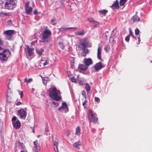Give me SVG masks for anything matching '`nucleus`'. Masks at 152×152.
I'll return each mask as SVG.
<instances>
[{
  "mask_svg": "<svg viewBox=\"0 0 152 152\" xmlns=\"http://www.w3.org/2000/svg\"><path fill=\"white\" fill-rule=\"evenodd\" d=\"M118 1H116V2L113 4L111 6L112 8L115 11L116 10L119 9V7L118 5Z\"/></svg>",
  "mask_w": 152,
  "mask_h": 152,
  "instance_id": "2eb2a0df",
  "label": "nucleus"
},
{
  "mask_svg": "<svg viewBox=\"0 0 152 152\" xmlns=\"http://www.w3.org/2000/svg\"><path fill=\"white\" fill-rule=\"evenodd\" d=\"M20 152H27V151L26 150L25 151H21Z\"/></svg>",
  "mask_w": 152,
  "mask_h": 152,
  "instance_id": "5fc2aeb1",
  "label": "nucleus"
},
{
  "mask_svg": "<svg viewBox=\"0 0 152 152\" xmlns=\"http://www.w3.org/2000/svg\"><path fill=\"white\" fill-rule=\"evenodd\" d=\"M10 82H9V83H8V88H9V85H10Z\"/></svg>",
  "mask_w": 152,
  "mask_h": 152,
  "instance_id": "6e6d98bb",
  "label": "nucleus"
},
{
  "mask_svg": "<svg viewBox=\"0 0 152 152\" xmlns=\"http://www.w3.org/2000/svg\"><path fill=\"white\" fill-rule=\"evenodd\" d=\"M81 145V143L80 141L75 142L73 144V146L78 150L80 149L79 146H80Z\"/></svg>",
  "mask_w": 152,
  "mask_h": 152,
  "instance_id": "aec40b11",
  "label": "nucleus"
},
{
  "mask_svg": "<svg viewBox=\"0 0 152 152\" xmlns=\"http://www.w3.org/2000/svg\"><path fill=\"white\" fill-rule=\"evenodd\" d=\"M5 38L6 39L10 40L13 37V35L14 34V31L12 30H7L4 32Z\"/></svg>",
  "mask_w": 152,
  "mask_h": 152,
  "instance_id": "39448f33",
  "label": "nucleus"
},
{
  "mask_svg": "<svg viewBox=\"0 0 152 152\" xmlns=\"http://www.w3.org/2000/svg\"><path fill=\"white\" fill-rule=\"evenodd\" d=\"M81 129L79 126H78L76 128L75 134L77 136H80V134Z\"/></svg>",
  "mask_w": 152,
  "mask_h": 152,
  "instance_id": "393cba45",
  "label": "nucleus"
},
{
  "mask_svg": "<svg viewBox=\"0 0 152 152\" xmlns=\"http://www.w3.org/2000/svg\"><path fill=\"white\" fill-rule=\"evenodd\" d=\"M85 88L86 91L88 93L90 91V86L88 84L86 83L85 85Z\"/></svg>",
  "mask_w": 152,
  "mask_h": 152,
  "instance_id": "cd10ccee",
  "label": "nucleus"
},
{
  "mask_svg": "<svg viewBox=\"0 0 152 152\" xmlns=\"http://www.w3.org/2000/svg\"><path fill=\"white\" fill-rule=\"evenodd\" d=\"M27 50L29 56H32L33 55L34 49L33 48H30L28 46Z\"/></svg>",
  "mask_w": 152,
  "mask_h": 152,
  "instance_id": "5701e85b",
  "label": "nucleus"
},
{
  "mask_svg": "<svg viewBox=\"0 0 152 152\" xmlns=\"http://www.w3.org/2000/svg\"><path fill=\"white\" fill-rule=\"evenodd\" d=\"M36 50L39 56H41L44 51V49L42 48H36Z\"/></svg>",
  "mask_w": 152,
  "mask_h": 152,
  "instance_id": "412c9836",
  "label": "nucleus"
},
{
  "mask_svg": "<svg viewBox=\"0 0 152 152\" xmlns=\"http://www.w3.org/2000/svg\"><path fill=\"white\" fill-rule=\"evenodd\" d=\"M32 90H33V88H32Z\"/></svg>",
  "mask_w": 152,
  "mask_h": 152,
  "instance_id": "680f3d73",
  "label": "nucleus"
},
{
  "mask_svg": "<svg viewBox=\"0 0 152 152\" xmlns=\"http://www.w3.org/2000/svg\"><path fill=\"white\" fill-rule=\"evenodd\" d=\"M126 1H120V6H124L126 2Z\"/></svg>",
  "mask_w": 152,
  "mask_h": 152,
  "instance_id": "f704fd0d",
  "label": "nucleus"
},
{
  "mask_svg": "<svg viewBox=\"0 0 152 152\" xmlns=\"http://www.w3.org/2000/svg\"><path fill=\"white\" fill-rule=\"evenodd\" d=\"M78 76H79V75H78L77 76V77H78Z\"/></svg>",
  "mask_w": 152,
  "mask_h": 152,
  "instance_id": "052dcab7",
  "label": "nucleus"
},
{
  "mask_svg": "<svg viewBox=\"0 0 152 152\" xmlns=\"http://www.w3.org/2000/svg\"><path fill=\"white\" fill-rule=\"evenodd\" d=\"M83 63L88 67L93 64V61L91 58H88L84 59Z\"/></svg>",
  "mask_w": 152,
  "mask_h": 152,
  "instance_id": "f8f14e48",
  "label": "nucleus"
},
{
  "mask_svg": "<svg viewBox=\"0 0 152 152\" xmlns=\"http://www.w3.org/2000/svg\"><path fill=\"white\" fill-rule=\"evenodd\" d=\"M12 23V21L11 20H9L7 21V24L8 25H10Z\"/></svg>",
  "mask_w": 152,
  "mask_h": 152,
  "instance_id": "a18cd8bd",
  "label": "nucleus"
},
{
  "mask_svg": "<svg viewBox=\"0 0 152 152\" xmlns=\"http://www.w3.org/2000/svg\"><path fill=\"white\" fill-rule=\"evenodd\" d=\"M0 15L3 16H7L9 15V13L1 12H0Z\"/></svg>",
  "mask_w": 152,
  "mask_h": 152,
  "instance_id": "473e14b6",
  "label": "nucleus"
},
{
  "mask_svg": "<svg viewBox=\"0 0 152 152\" xmlns=\"http://www.w3.org/2000/svg\"><path fill=\"white\" fill-rule=\"evenodd\" d=\"M131 20L133 23L137 22L140 20L139 18L137 15L133 16L131 18Z\"/></svg>",
  "mask_w": 152,
  "mask_h": 152,
  "instance_id": "4be33fe9",
  "label": "nucleus"
},
{
  "mask_svg": "<svg viewBox=\"0 0 152 152\" xmlns=\"http://www.w3.org/2000/svg\"><path fill=\"white\" fill-rule=\"evenodd\" d=\"M72 63H74V61H73V62L72 61Z\"/></svg>",
  "mask_w": 152,
  "mask_h": 152,
  "instance_id": "4d7b16f0",
  "label": "nucleus"
},
{
  "mask_svg": "<svg viewBox=\"0 0 152 152\" xmlns=\"http://www.w3.org/2000/svg\"><path fill=\"white\" fill-rule=\"evenodd\" d=\"M39 12H37V9H35V10L33 12V14L34 15H37L38 14Z\"/></svg>",
  "mask_w": 152,
  "mask_h": 152,
  "instance_id": "37998d69",
  "label": "nucleus"
},
{
  "mask_svg": "<svg viewBox=\"0 0 152 152\" xmlns=\"http://www.w3.org/2000/svg\"><path fill=\"white\" fill-rule=\"evenodd\" d=\"M14 127L16 129H19L21 126V123L19 120H17L16 121H12Z\"/></svg>",
  "mask_w": 152,
  "mask_h": 152,
  "instance_id": "4468645a",
  "label": "nucleus"
},
{
  "mask_svg": "<svg viewBox=\"0 0 152 152\" xmlns=\"http://www.w3.org/2000/svg\"><path fill=\"white\" fill-rule=\"evenodd\" d=\"M110 48L109 46H106L104 48V49L106 51L108 50Z\"/></svg>",
  "mask_w": 152,
  "mask_h": 152,
  "instance_id": "c03bdc74",
  "label": "nucleus"
},
{
  "mask_svg": "<svg viewBox=\"0 0 152 152\" xmlns=\"http://www.w3.org/2000/svg\"><path fill=\"white\" fill-rule=\"evenodd\" d=\"M4 6L7 9H12L16 7V4L14 1H8L5 3Z\"/></svg>",
  "mask_w": 152,
  "mask_h": 152,
  "instance_id": "423d86ee",
  "label": "nucleus"
},
{
  "mask_svg": "<svg viewBox=\"0 0 152 152\" xmlns=\"http://www.w3.org/2000/svg\"><path fill=\"white\" fill-rule=\"evenodd\" d=\"M63 109L66 110V111H68V109L67 105L65 102H63L62 103V106L58 109L59 110H60L61 109Z\"/></svg>",
  "mask_w": 152,
  "mask_h": 152,
  "instance_id": "f3484780",
  "label": "nucleus"
},
{
  "mask_svg": "<svg viewBox=\"0 0 152 152\" xmlns=\"http://www.w3.org/2000/svg\"><path fill=\"white\" fill-rule=\"evenodd\" d=\"M138 42L139 43H140V36H139L138 37Z\"/></svg>",
  "mask_w": 152,
  "mask_h": 152,
  "instance_id": "603ef678",
  "label": "nucleus"
},
{
  "mask_svg": "<svg viewBox=\"0 0 152 152\" xmlns=\"http://www.w3.org/2000/svg\"><path fill=\"white\" fill-rule=\"evenodd\" d=\"M88 19L90 22H92V23L93 22V21H94L93 18H88Z\"/></svg>",
  "mask_w": 152,
  "mask_h": 152,
  "instance_id": "ea45409f",
  "label": "nucleus"
},
{
  "mask_svg": "<svg viewBox=\"0 0 152 152\" xmlns=\"http://www.w3.org/2000/svg\"><path fill=\"white\" fill-rule=\"evenodd\" d=\"M3 44V41L0 38V59L1 61L7 60L11 54L8 49H4L1 47Z\"/></svg>",
  "mask_w": 152,
  "mask_h": 152,
  "instance_id": "f257e3e1",
  "label": "nucleus"
},
{
  "mask_svg": "<svg viewBox=\"0 0 152 152\" xmlns=\"http://www.w3.org/2000/svg\"><path fill=\"white\" fill-rule=\"evenodd\" d=\"M17 145L18 146V148L19 149H22L23 150H25L26 149V147L24 145L23 143L19 141H16L15 143V146H17Z\"/></svg>",
  "mask_w": 152,
  "mask_h": 152,
  "instance_id": "ddd939ff",
  "label": "nucleus"
},
{
  "mask_svg": "<svg viewBox=\"0 0 152 152\" xmlns=\"http://www.w3.org/2000/svg\"><path fill=\"white\" fill-rule=\"evenodd\" d=\"M19 94L20 95V96L21 98H22V97L23 96V91H19Z\"/></svg>",
  "mask_w": 152,
  "mask_h": 152,
  "instance_id": "de8ad7c7",
  "label": "nucleus"
},
{
  "mask_svg": "<svg viewBox=\"0 0 152 152\" xmlns=\"http://www.w3.org/2000/svg\"><path fill=\"white\" fill-rule=\"evenodd\" d=\"M55 19H52L51 21V23L53 25H54L56 24V23L55 22Z\"/></svg>",
  "mask_w": 152,
  "mask_h": 152,
  "instance_id": "e433bc0d",
  "label": "nucleus"
},
{
  "mask_svg": "<svg viewBox=\"0 0 152 152\" xmlns=\"http://www.w3.org/2000/svg\"><path fill=\"white\" fill-rule=\"evenodd\" d=\"M59 44L60 45V46L62 48V49H64V45L63 42H59Z\"/></svg>",
  "mask_w": 152,
  "mask_h": 152,
  "instance_id": "4c0bfd02",
  "label": "nucleus"
},
{
  "mask_svg": "<svg viewBox=\"0 0 152 152\" xmlns=\"http://www.w3.org/2000/svg\"><path fill=\"white\" fill-rule=\"evenodd\" d=\"M98 12L100 14L105 15L107 13L108 11L107 10H99Z\"/></svg>",
  "mask_w": 152,
  "mask_h": 152,
  "instance_id": "b1692460",
  "label": "nucleus"
},
{
  "mask_svg": "<svg viewBox=\"0 0 152 152\" xmlns=\"http://www.w3.org/2000/svg\"><path fill=\"white\" fill-rule=\"evenodd\" d=\"M71 80L72 82L75 83L76 82L75 79L74 77H72L71 78Z\"/></svg>",
  "mask_w": 152,
  "mask_h": 152,
  "instance_id": "49530a36",
  "label": "nucleus"
},
{
  "mask_svg": "<svg viewBox=\"0 0 152 152\" xmlns=\"http://www.w3.org/2000/svg\"><path fill=\"white\" fill-rule=\"evenodd\" d=\"M53 104L54 105L56 106L58 105V104L56 102H53Z\"/></svg>",
  "mask_w": 152,
  "mask_h": 152,
  "instance_id": "3c124183",
  "label": "nucleus"
},
{
  "mask_svg": "<svg viewBox=\"0 0 152 152\" xmlns=\"http://www.w3.org/2000/svg\"><path fill=\"white\" fill-rule=\"evenodd\" d=\"M86 99L85 101H84V102H83V104H82L83 105V106L84 107H85V105L86 104Z\"/></svg>",
  "mask_w": 152,
  "mask_h": 152,
  "instance_id": "864d4df0",
  "label": "nucleus"
},
{
  "mask_svg": "<svg viewBox=\"0 0 152 152\" xmlns=\"http://www.w3.org/2000/svg\"><path fill=\"white\" fill-rule=\"evenodd\" d=\"M75 29V30L77 29V28L76 27H70V28H60L59 31H65L67 29Z\"/></svg>",
  "mask_w": 152,
  "mask_h": 152,
  "instance_id": "bb28decb",
  "label": "nucleus"
},
{
  "mask_svg": "<svg viewBox=\"0 0 152 152\" xmlns=\"http://www.w3.org/2000/svg\"><path fill=\"white\" fill-rule=\"evenodd\" d=\"M33 81V79L30 78L28 79L27 77H26L24 79V82L27 83H30Z\"/></svg>",
  "mask_w": 152,
  "mask_h": 152,
  "instance_id": "72a5a7b5",
  "label": "nucleus"
},
{
  "mask_svg": "<svg viewBox=\"0 0 152 152\" xmlns=\"http://www.w3.org/2000/svg\"><path fill=\"white\" fill-rule=\"evenodd\" d=\"M17 119V118L16 116H15L13 117L12 118V121H16Z\"/></svg>",
  "mask_w": 152,
  "mask_h": 152,
  "instance_id": "09e8293b",
  "label": "nucleus"
},
{
  "mask_svg": "<svg viewBox=\"0 0 152 152\" xmlns=\"http://www.w3.org/2000/svg\"><path fill=\"white\" fill-rule=\"evenodd\" d=\"M74 61V60H73V61H72V62H73V61Z\"/></svg>",
  "mask_w": 152,
  "mask_h": 152,
  "instance_id": "13d9d810",
  "label": "nucleus"
},
{
  "mask_svg": "<svg viewBox=\"0 0 152 152\" xmlns=\"http://www.w3.org/2000/svg\"><path fill=\"white\" fill-rule=\"evenodd\" d=\"M50 97L56 101H60L61 99L60 91L57 90L56 88H50L48 91Z\"/></svg>",
  "mask_w": 152,
  "mask_h": 152,
  "instance_id": "f03ea898",
  "label": "nucleus"
},
{
  "mask_svg": "<svg viewBox=\"0 0 152 152\" xmlns=\"http://www.w3.org/2000/svg\"><path fill=\"white\" fill-rule=\"evenodd\" d=\"M42 79L43 84L45 85H46L47 83V81H48V78L45 77H42Z\"/></svg>",
  "mask_w": 152,
  "mask_h": 152,
  "instance_id": "2f4dec72",
  "label": "nucleus"
},
{
  "mask_svg": "<svg viewBox=\"0 0 152 152\" xmlns=\"http://www.w3.org/2000/svg\"><path fill=\"white\" fill-rule=\"evenodd\" d=\"M92 23L94 24V28L97 27L99 26V23L98 21H94Z\"/></svg>",
  "mask_w": 152,
  "mask_h": 152,
  "instance_id": "c756f323",
  "label": "nucleus"
},
{
  "mask_svg": "<svg viewBox=\"0 0 152 152\" xmlns=\"http://www.w3.org/2000/svg\"><path fill=\"white\" fill-rule=\"evenodd\" d=\"M50 31L48 29L45 28L42 34V40L43 42H48V39L51 34Z\"/></svg>",
  "mask_w": 152,
  "mask_h": 152,
  "instance_id": "7ed1b4c3",
  "label": "nucleus"
},
{
  "mask_svg": "<svg viewBox=\"0 0 152 152\" xmlns=\"http://www.w3.org/2000/svg\"><path fill=\"white\" fill-rule=\"evenodd\" d=\"M82 95L83 96H84V98L85 99H86V92L85 91H83L82 92Z\"/></svg>",
  "mask_w": 152,
  "mask_h": 152,
  "instance_id": "79ce46f5",
  "label": "nucleus"
},
{
  "mask_svg": "<svg viewBox=\"0 0 152 152\" xmlns=\"http://www.w3.org/2000/svg\"><path fill=\"white\" fill-rule=\"evenodd\" d=\"M135 34L136 35H137L139 34V30L138 29L136 28L135 31Z\"/></svg>",
  "mask_w": 152,
  "mask_h": 152,
  "instance_id": "a19ab883",
  "label": "nucleus"
},
{
  "mask_svg": "<svg viewBox=\"0 0 152 152\" xmlns=\"http://www.w3.org/2000/svg\"><path fill=\"white\" fill-rule=\"evenodd\" d=\"M26 108L24 110L23 108H21L18 111V113L20 116V118L21 119H25L27 115Z\"/></svg>",
  "mask_w": 152,
  "mask_h": 152,
  "instance_id": "6e6552de",
  "label": "nucleus"
},
{
  "mask_svg": "<svg viewBox=\"0 0 152 152\" xmlns=\"http://www.w3.org/2000/svg\"><path fill=\"white\" fill-rule=\"evenodd\" d=\"M87 39L85 38L80 40V42L78 44V47L81 50H84L86 49V45L88 44Z\"/></svg>",
  "mask_w": 152,
  "mask_h": 152,
  "instance_id": "0eeeda50",
  "label": "nucleus"
},
{
  "mask_svg": "<svg viewBox=\"0 0 152 152\" xmlns=\"http://www.w3.org/2000/svg\"><path fill=\"white\" fill-rule=\"evenodd\" d=\"M78 68L82 70H86L88 68V67L85 64H79Z\"/></svg>",
  "mask_w": 152,
  "mask_h": 152,
  "instance_id": "dca6fc26",
  "label": "nucleus"
},
{
  "mask_svg": "<svg viewBox=\"0 0 152 152\" xmlns=\"http://www.w3.org/2000/svg\"><path fill=\"white\" fill-rule=\"evenodd\" d=\"M49 59L48 58L46 59L45 62L43 63V65L45 66L48 64L49 63Z\"/></svg>",
  "mask_w": 152,
  "mask_h": 152,
  "instance_id": "c9c22d12",
  "label": "nucleus"
},
{
  "mask_svg": "<svg viewBox=\"0 0 152 152\" xmlns=\"http://www.w3.org/2000/svg\"><path fill=\"white\" fill-rule=\"evenodd\" d=\"M29 1H27L25 5V8L26 13L28 15L30 14L32 12V8L31 6H29Z\"/></svg>",
  "mask_w": 152,
  "mask_h": 152,
  "instance_id": "1a4fd4ad",
  "label": "nucleus"
},
{
  "mask_svg": "<svg viewBox=\"0 0 152 152\" xmlns=\"http://www.w3.org/2000/svg\"><path fill=\"white\" fill-rule=\"evenodd\" d=\"M132 32L131 31H130V33L129 35H128L125 39V40L127 42H129V35H131L132 37H134V35L132 34Z\"/></svg>",
  "mask_w": 152,
  "mask_h": 152,
  "instance_id": "c85d7f7f",
  "label": "nucleus"
},
{
  "mask_svg": "<svg viewBox=\"0 0 152 152\" xmlns=\"http://www.w3.org/2000/svg\"><path fill=\"white\" fill-rule=\"evenodd\" d=\"M88 120L90 122L92 121L95 124L97 123L98 119L97 117L94 116L93 111L92 110H89V113L88 114Z\"/></svg>",
  "mask_w": 152,
  "mask_h": 152,
  "instance_id": "20e7f679",
  "label": "nucleus"
},
{
  "mask_svg": "<svg viewBox=\"0 0 152 152\" xmlns=\"http://www.w3.org/2000/svg\"><path fill=\"white\" fill-rule=\"evenodd\" d=\"M41 61H43V60H41Z\"/></svg>",
  "mask_w": 152,
  "mask_h": 152,
  "instance_id": "bf43d9fd",
  "label": "nucleus"
},
{
  "mask_svg": "<svg viewBox=\"0 0 152 152\" xmlns=\"http://www.w3.org/2000/svg\"><path fill=\"white\" fill-rule=\"evenodd\" d=\"M34 144L33 150L36 152H38L40 150V146L38 141L35 140L34 142Z\"/></svg>",
  "mask_w": 152,
  "mask_h": 152,
  "instance_id": "9d476101",
  "label": "nucleus"
},
{
  "mask_svg": "<svg viewBox=\"0 0 152 152\" xmlns=\"http://www.w3.org/2000/svg\"><path fill=\"white\" fill-rule=\"evenodd\" d=\"M88 49L83 50L81 52V55L83 56H85L88 53Z\"/></svg>",
  "mask_w": 152,
  "mask_h": 152,
  "instance_id": "a878e982",
  "label": "nucleus"
},
{
  "mask_svg": "<svg viewBox=\"0 0 152 152\" xmlns=\"http://www.w3.org/2000/svg\"><path fill=\"white\" fill-rule=\"evenodd\" d=\"M23 103L20 102H18L16 104L17 106H18L22 104Z\"/></svg>",
  "mask_w": 152,
  "mask_h": 152,
  "instance_id": "8fccbe9b",
  "label": "nucleus"
},
{
  "mask_svg": "<svg viewBox=\"0 0 152 152\" xmlns=\"http://www.w3.org/2000/svg\"><path fill=\"white\" fill-rule=\"evenodd\" d=\"M101 52L102 48L101 47H99L97 49V57L98 59L100 60H101Z\"/></svg>",
  "mask_w": 152,
  "mask_h": 152,
  "instance_id": "a211bd4d",
  "label": "nucleus"
},
{
  "mask_svg": "<svg viewBox=\"0 0 152 152\" xmlns=\"http://www.w3.org/2000/svg\"><path fill=\"white\" fill-rule=\"evenodd\" d=\"M58 141H55L54 142L53 144V148L54 150L56 152H59L58 148Z\"/></svg>",
  "mask_w": 152,
  "mask_h": 152,
  "instance_id": "6ab92c4d",
  "label": "nucleus"
},
{
  "mask_svg": "<svg viewBox=\"0 0 152 152\" xmlns=\"http://www.w3.org/2000/svg\"><path fill=\"white\" fill-rule=\"evenodd\" d=\"M105 65L102 64L101 62L96 64L94 66V68L96 71H98L102 68H104Z\"/></svg>",
  "mask_w": 152,
  "mask_h": 152,
  "instance_id": "9b49d317",
  "label": "nucleus"
},
{
  "mask_svg": "<svg viewBox=\"0 0 152 152\" xmlns=\"http://www.w3.org/2000/svg\"><path fill=\"white\" fill-rule=\"evenodd\" d=\"M10 79H9V81H10Z\"/></svg>",
  "mask_w": 152,
  "mask_h": 152,
  "instance_id": "e2e57ef3",
  "label": "nucleus"
},
{
  "mask_svg": "<svg viewBox=\"0 0 152 152\" xmlns=\"http://www.w3.org/2000/svg\"><path fill=\"white\" fill-rule=\"evenodd\" d=\"M85 33V31H82L77 32L76 33V34L77 35H79L80 36H83L84 34Z\"/></svg>",
  "mask_w": 152,
  "mask_h": 152,
  "instance_id": "7c9ffc66",
  "label": "nucleus"
},
{
  "mask_svg": "<svg viewBox=\"0 0 152 152\" xmlns=\"http://www.w3.org/2000/svg\"><path fill=\"white\" fill-rule=\"evenodd\" d=\"M94 99L95 101L98 102H100V99L98 97L96 96L94 98Z\"/></svg>",
  "mask_w": 152,
  "mask_h": 152,
  "instance_id": "58836bf2",
  "label": "nucleus"
}]
</instances>
